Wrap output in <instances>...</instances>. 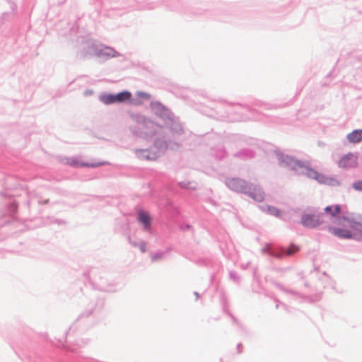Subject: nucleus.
<instances>
[{
  "mask_svg": "<svg viewBox=\"0 0 362 362\" xmlns=\"http://www.w3.org/2000/svg\"><path fill=\"white\" fill-rule=\"evenodd\" d=\"M62 163L64 164L69 165L75 168H97L101 165H104L107 164V162L105 161H96L92 160L90 162H84L81 160L79 158L73 157V158H65L62 159Z\"/></svg>",
  "mask_w": 362,
  "mask_h": 362,
  "instance_id": "obj_2",
  "label": "nucleus"
},
{
  "mask_svg": "<svg viewBox=\"0 0 362 362\" xmlns=\"http://www.w3.org/2000/svg\"><path fill=\"white\" fill-rule=\"evenodd\" d=\"M132 95L128 91H123L115 95V99L117 103H122L130 99Z\"/></svg>",
  "mask_w": 362,
  "mask_h": 362,
  "instance_id": "obj_10",
  "label": "nucleus"
},
{
  "mask_svg": "<svg viewBox=\"0 0 362 362\" xmlns=\"http://www.w3.org/2000/svg\"><path fill=\"white\" fill-rule=\"evenodd\" d=\"M361 233H362V229L361 230L357 231V235L356 236L355 238H357Z\"/></svg>",
  "mask_w": 362,
  "mask_h": 362,
  "instance_id": "obj_15",
  "label": "nucleus"
},
{
  "mask_svg": "<svg viewBox=\"0 0 362 362\" xmlns=\"http://www.w3.org/2000/svg\"><path fill=\"white\" fill-rule=\"evenodd\" d=\"M358 165V156L353 153L344 155L338 161V166L341 168H353Z\"/></svg>",
  "mask_w": 362,
  "mask_h": 362,
  "instance_id": "obj_5",
  "label": "nucleus"
},
{
  "mask_svg": "<svg viewBox=\"0 0 362 362\" xmlns=\"http://www.w3.org/2000/svg\"><path fill=\"white\" fill-rule=\"evenodd\" d=\"M321 215L323 227L338 238H356L357 231L362 229V216L355 218L348 216L339 204L327 206Z\"/></svg>",
  "mask_w": 362,
  "mask_h": 362,
  "instance_id": "obj_1",
  "label": "nucleus"
},
{
  "mask_svg": "<svg viewBox=\"0 0 362 362\" xmlns=\"http://www.w3.org/2000/svg\"><path fill=\"white\" fill-rule=\"evenodd\" d=\"M298 250V248L296 246H291L289 248L286 250V255L288 256L292 255L296 253Z\"/></svg>",
  "mask_w": 362,
  "mask_h": 362,
  "instance_id": "obj_13",
  "label": "nucleus"
},
{
  "mask_svg": "<svg viewBox=\"0 0 362 362\" xmlns=\"http://www.w3.org/2000/svg\"><path fill=\"white\" fill-rule=\"evenodd\" d=\"M102 100L105 104H111L117 103L115 99V95H107L102 98Z\"/></svg>",
  "mask_w": 362,
  "mask_h": 362,
  "instance_id": "obj_11",
  "label": "nucleus"
},
{
  "mask_svg": "<svg viewBox=\"0 0 362 362\" xmlns=\"http://www.w3.org/2000/svg\"><path fill=\"white\" fill-rule=\"evenodd\" d=\"M301 223L305 227L310 228L323 226L322 215L321 214L317 216L305 214L302 216Z\"/></svg>",
  "mask_w": 362,
  "mask_h": 362,
  "instance_id": "obj_4",
  "label": "nucleus"
},
{
  "mask_svg": "<svg viewBox=\"0 0 362 362\" xmlns=\"http://www.w3.org/2000/svg\"><path fill=\"white\" fill-rule=\"evenodd\" d=\"M306 175L308 177L315 180L320 184L329 186H337L339 185V182L336 178L327 176L313 169H308Z\"/></svg>",
  "mask_w": 362,
  "mask_h": 362,
  "instance_id": "obj_3",
  "label": "nucleus"
},
{
  "mask_svg": "<svg viewBox=\"0 0 362 362\" xmlns=\"http://www.w3.org/2000/svg\"><path fill=\"white\" fill-rule=\"evenodd\" d=\"M268 211L272 215H274L275 216H279L281 215V212L277 209H276L274 207L269 206Z\"/></svg>",
  "mask_w": 362,
  "mask_h": 362,
  "instance_id": "obj_12",
  "label": "nucleus"
},
{
  "mask_svg": "<svg viewBox=\"0 0 362 362\" xmlns=\"http://www.w3.org/2000/svg\"><path fill=\"white\" fill-rule=\"evenodd\" d=\"M228 187L238 192L247 193V185L245 181L237 178L228 179L226 182Z\"/></svg>",
  "mask_w": 362,
  "mask_h": 362,
  "instance_id": "obj_6",
  "label": "nucleus"
},
{
  "mask_svg": "<svg viewBox=\"0 0 362 362\" xmlns=\"http://www.w3.org/2000/svg\"><path fill=\"white\" fill-rule=\"evenodd\" d=\"M347 139L349 142L356 144L362 141V130L356 129L347 135Z\"/></svg>",
  "mask_w": 362,
  "mask_h": 362,
  "instance_id": "obj_9",
  "label": "nucleus"
},
{
  "mask_svg": "<svg viewBox=\"0 0 362 362\" xmlns=\"http://www.w3.org/2000/svg\"><path fill=\"white\" fill-rule=\"evenodd\" d=\"M138 220L143 225L144 228L147 229L149 228L151 218L146 211L140 210L138 212Z\"/></svg>",
  "mask_w": 362,
  "mask_h": 362,
  "instance_id": "obj_8",
  "label": "nucleus"
},
{
  "mask_svg": "<svg viewBox=\"0 0 362 362\" xmlns=\"http://www.w3.org/2000/svg\"><path fill=\"white\" fill-rule=\"evenodd\" d=\"M254 200L262 202L264 199V194L262 188L258 186L250 187L247 188V193Z\"/></svg>",
  "mask_w": 362,
  "mask_h": 362,
  "instance_id": "obj_7",
  "label": "nucleus"
},
{
  "mask_svg": "<svg viewBox=\"0 0 362 362\" xmlns=\"http://www.w3.org/2000/svg\"><path fill=\"white\" fill-rule=\"evenodd\" d=\"M353 187L355 190L362 191V181L358 180L354 182Z\"/></svg>",
  "mask_w": 362,
  "mask_h": 362,
  "instance_id": "obj_14",
  "label": "nucleus"
}]
</instances>
